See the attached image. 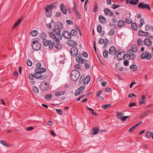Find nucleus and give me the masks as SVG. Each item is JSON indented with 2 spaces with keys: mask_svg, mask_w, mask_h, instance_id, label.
Returning a JSON list of instances; mask_svg holds the SVG:
<instances>
[{
  "mask_svg": "<svg viewBox=\"0 0 153 153\" xmlns=\"http://www.w3.org/2000/svg\"><path fill=\"white\" fill-rule=\"evenodd\" d=\"M63 25L60 22H57L56 24V27L53 28L52 30V32L48 31V32L49 35L52 38H57V37L60 36L61 30H63Z\"/></svg>",
  "mask_w": 153,
  "mask_h": 153,
  "instance_id": "obj_1",
  "label": "nucleus"
},
{
  "mask_svg": "<svg viewBox=\"0 0 153 153\" xmlns=\"http://www.w3.org/2000/svg\"><path fill=\"white\" fill-rule=\"evenodd\" d=\"M62 36H60L58 37V38H52L53 41V44L55 48L57 50H59L61 49L62 45L59 42V40H61L62 39Z\"/></svg>",
  "mask_w": 153,
  "mask_h": 153,
  "instance_id": "obj_2",
  "label": "nucleus"
},
{
  "mask_svg": "<svg viewBox=\"0 0 153 153\" xmlns=\"http://www.w3.org/2000/svg\"><path fill=\"white\" fill-rule=\"evenodd\" d=\"M80 75L79 71L77 70H72L71 74V77L73 81H76L78 79Z\"/></svg>",
  "mask_w": 153,
  "mask_h": 153,
  "instance_id": "obj_3",
  "label": "nucleus"
},
{
  "mask_svg": "<svg viewBox=\"0 0 153 153\" xmlns=\"http://www.w3.org/2000/svg\"><path fill=\"white\" fill-rule=\"evenodd\" d=\"M39 88L43 91H46L48 90L49 87L47 83L43 81L40 83Z\"/></svg>",
  "mask_w": 153,
  "mask_h": 153,
  "instance_id": "obj_4",
  "label": "nucleus"
},
{
  "mask_svg": "<svg viewBox=\"0 0 153 153\" xmlns=\"http://www.w3.org/2000/svg\"><path fill=\"white\" fill-rule=\"evenodd\" d=\"M70 53L71 56L73 57H76L78 56V49L77 48L75 47L74 46L72 47L71 49Z\"/></svg>",
  "mask_w": 153,
  "mask_h": 153,
  "instance_id": "obj_5",
  "label": "nucleus"
},
{
  "mask_svg": "<svg viewBox=\"0 0 153 153\" xmlns=\"http://www.w3.org/2000/svg\"><path fill=\"white\" fill-rule=\"evenodd\" d=\"M152 56L151 54L147 51H145L141 54L140 57L142 59H146L148 60H150Z\"/></svg>",
  "mask_w": 153,
  "mask_h": 153,
  "instance_id": "obj_6",
  "label": "nucleus"
},
{
  "mask_svg": "<svg viewBox=\"0 0 153 153\" xmlns=\"http://www.w3.org/2000/svg\"><path fill=\"white\" fill-rule=\"evenodd\" d=\"M82 56L81 53H78V56L76 57V59L77 62L79 63H86L87 60L82 58Z\"/></svg>",
  "mask_w": 153,
  "mask_h": 153,
  "instance_id": "obj_7",
  "label": "nucleus"
},
{
  "mask_svg": "<svg viewBox=\"0 0 153 153\" xmlns=\"http://www.w3.org/2000/svg\"><path fill=\"white\" fill-rule=\"evenodd\" d=\"M138 7L139 9H144L145 8L148 10H149L151 11V9L150 6L148 4H144L143 2L140 3L138 5Z\"/></svg>",
  "mask_w": 153,
  "mask_h": 153,
  "instance_id": "obj_8",
  "label": "nucleus"
},
{
  "mask_svg": "<svg viewBox=\"0 0 153 153\" xmlns=\"http://www.w3.org/2000/svg\"><path fill=\"white\" fill-rule=\"evenodd\" d=\"M32 46L33 48L35 50H39L41 48V45L39 42H33L32 44Z\"/></svg>",
  "mask_w": 153,
  "mask_h": 153,
  "instance_id": "obj_9",
  "label": "nucleus"
},
{
  "mask_svg": "<svg viewBox=\"0 0 153 153\" xmlns=\"http://www.w3.org/2000/svg\"><path fill=\"white\" fill-rule=\"evenodd\" d=\"M62 36L66 39H71V36L70 33L67 30H64L62 33Z\"/></svg>",
  "mask_w": 153,
  "mask_h": 153,
  "instance_id": "obj_10",
  "label": "nucleus"
},
{
  "mask_svg": "<svg viewBox=\"0 0 153 153\" xmlns=\"http://www.w3.org/2000/svg\"><path fill=\"white\" fill-rule=\"evenodd\" d=\"M85 88V87L84 85H82L78 88L76 91L74 95L76 96L81 94L82 92Z\"/></svg>",
  "mask_w": 153,
  "mask_h": 153,
  "instance_id": "obj_11",
  "label": "nucleus"
},
{
  "mask_svg": "<svg viewBox=\"0 0 153 153\" xmlns=\"http://www.w3.org/2000/svg\"><path fill=\"white\" fill-rule=\"evenodd\" d=\"M45 10H46V15L48 17H49L51 16L52 13V10L51 9H49L48 7L47 6L44 7Z\"/></svg>",
  "mask_w": 153,
  "mask_h": 153,
  "instance_id": "obj_12",
  "label": "nucleus"
},
{
  "mask_svg": "<svg viewBox=\"0 0 153 153\" xmlns=\"http://www.w3.org/2000/svg\"><path fill=\"white\" fill-rule=\"evenodd\" d=\"M116 52V48L114 46L111 47L109 50V54L113 56L115 54Z\"/></svg>",
  "mask_w": 153,
  "mask_h": 153,
  "instance_id": "obj_13",
  "label": "nucleus"
},
{
  "mask_svg": "<svg viewBox=\"0 0 153 153\" xmlns=\"http://www.w3.org/2000/svg\"><path fill=\"white\" fill-rule=\"evenodd\" d=\"M143 42L144 44L148 47L152 45V41L149 39H145Z\"/></svg>",
  "mask_w": 153,
  "mask_h": 153,
  "instance_id": "obj_14",
  "label": "nucleus"
},
{
  "mask_svg": "<svg viewBox=\"0 0 153 153\" xmlns=\"http://www.w3.org/2000/svg\"><path fill=\"white\" fill-rule=\"evenodd\" d=\"M104 12L105 15L108 16H111L113 15V13L108 8H105L104 10Z\"/></svg>",
  "mask_w": 153,
  "mask_h": 153,
  "instance_id": "obj_15",
  "label": "nucleus"
},
{
  "mask_svg": "<svg viewBox=\"0 0 153 153\" xmlns=\"http://www.w3.org/2000/svg\"><path fill=\"white\" fill-rule=\"evenodd\" d=\"M126 24V22L125 21L123 20H119L117 23V25L120 28L123 27H124Z\"/></svg>",
  "mask_w": 153,
  "mask_h": 153,
  "instance_id": "obj_16",
  "label": "nucleus"
},
{
  "mask_svg": "<svg viewBox=\"0 0 153 153\" xmlns=\"http://www.w3.org/2000/svg\"><path fill=\"white\" fill-rule=\"evenodd\" d=\"M125 53V52L124 51H121L119 52L117 56V60L119 61L123 59V58H122V56H121L123 54Z\"/></svg>",
  "mask_w": 153,
  "mask_h": 153,
  "instance_id": "obj_17",
  "label": "nucleus"
},
{
  "mask_svg": "<svg viewBox=\"0 0 153 153\" xmlns=\"http://www.w3.org/2000/svg\"><path fill=\"white\" fill-rule=\"evenodd\" d=\"M22 19V17L20 18L19 19L15 22L13 26V29L15 28L19 24Z\"/></svg>",
  "mask_w": 153,
  "mask_h": 153,
  "instance_id": "obj_18",
  "label": "nucleus"
},
{
  "mask_svg": "<svg viewBox=\"0 0 153 153\" xmlns=\"http://www.w3.org/2000/svg\"><path fill=\"white\" fill-rule=\"evenodd\" d=\"M60 8L62 12L64 14H66L67 10L63 4L62 3L60 4Z\"/></svg>",
  "mask_w": 153,
  "mask_h": 153,
  "instance_id": "obj_19",
  "label": "nucleus"
},
{
  "mask_svg": "<svg viewBox=\"0 0 153 153\" xmlns=\"http://www.w3.org/2000/svg\"><path fill=\"white\" fill-rule=\"evenodd\" d=\"M68 44L69 46L72 47H76L77 45V43L76 42L71 39H69Z\"/></svg>",
  "mask_w": 153,
  "mask_h": 153,
  "instance_id": "obj_20",
  "label": "nucleus"
},
{
  "mask_svg": "<svg viewBox=\"0 0 153 153\" xmlns=\"http://www.w3.org/2000/svg\"><path fill=\"white\" fill-rule=\"evenodd\" d=\"M97 31L99 33H100V34L101 36H103L104 34V31H102V27L101 25H98L97 27Z\"/></svg>",
  "mask_w": 153,
  "mask_h": 153,
  "instance_id": "obj_21",
  "label": "nucleus"
},
{
  "mask_svg": "<svg viewBox=\"0 0 153 153\" xmlns=\"http://www.w3.org/2000/svg\"><path fill=\"white\" fill-rule=\"evenodd\" d=\"M90 80V76L89 75H87L83 81V84L85 85H87Z\"/></svg>",
  "mask_w": 153,
  "mask_h": 153,
  "instance_id": "obj_22",
  "label": "nucleus"
},
{
  "mask_svg": "<svg viewBox=\"0 0 153 153\" xmlns=\"http://www.w3.org/2000/svg\"><path fill=\"white\" fill-rule=\"evenodd\" d=\"M99 19L100 22L102 23H105L106 22V18L102 15H100Z\"/></svg>",
  "mask_w": 153,
  "mask_h": 153,
  "instance_id": "obj_23",
  "label": "nucleus"
},
{
  "mask_svg": "<svg viewBox=\"0 0 153 153\" xmlns=\"http://www.w3.org/2000/svg\"><path fill=\"white\" fill-rule=\"evenodd\" d=\"M138 34L139 35L141 36H147L149 34V33L148 32H144L141 30L139 31Z\"/></svg>",
  "mask_w": 153,
  "mask_h": 153,
  "instance_id": "obj_24",
  "label": "nucleus"
},
{
  "mask_svg": "<svg viewBox=\"0 0 153 153\" xmlns=\"http://www.w3.org/2000/svg\"><path fill=\"white\" fill-rule=\"evenodd\" d=\"M131 49H130L131 50L132 52L133 53H136L137 52V46L135 45H132L131 46Z\"/></svg>",
  "mask_w": 153,
  "mask_h": 153,
  "instance_id": "obj_25",
  "label": "nucleus"
},
{
  "mask_svg": "<svg viewBox=\"0 0 153 153\" xmlns=\"http://www.w3.org/2000/svg\"><path fill=\"white\" fill-rule=\"evenodd\" d=\"M49 48L50 50H52L54 48V44H53V41L52 42L51 40H49Z\"/></svg>",
  "mask_w": 153,
  "mask_h": 153,
  "instance_id": "obj_26",
  "label": "nucleus"
},
{
  "mask_svg": "<svg viewBox=\"0 0 153 153\" xmlns=\"http://www.w3.org/2000/svg\"><path fill=\"white\" fill-rule=\"evenodd\" d=\"M131 27L132 29L134 30L137 31L138 29V27L136 23H132L131 25Z\"/></svg>",
  "mask_w": 153,
  "mask_h": 153,
  "instance_id": "obj_27",
  "label": "nucleus"
},
{
  "mask_svg": "<svg viewBox=\"0 0 153 153\" xmlns=\"http://www.w3.org/2000/svg\"><path fill=\"white\" fill-rule=\"evenodd\" d=\"M130 68L133 71H134L137 70V67L136 65H133L130 66Z\"/></svg>",
  "mask_w": 153,
  "mask_h": 153,
  "instance_id": "obj_28",
  "label": "nucleus"
},
{
  "mask_svg": "<svg viewBox=\"0 0 153 153\" xmlns=\"http://www.w3.org/2000/svg\"><path fill=\"white\" fill-rule=\"evenodd\" d=\"M77 33V31L74 29L72 30L70 33L71 36V35L73 36H75L76 35Z\"/></svg>",
  "mask_w": 153,
  "mask_h": 153,
  "instance_id": "obj_29",
  "label": "nucleus"
},
{
  "mask_svg": "<svg viewBox=\"0 0 153 153\" xmlns=\"http://www.w3.org/2000/svg\"><path fill=\"white\" fill-rule=\"evenodd\" d=\"M56 3V2L53 3H52V4H50L49 5H48L47 6L48 7L49 9H51V10H52V9H53L54 8H55L56 7V6L55 5V4Z\"/></svg>",
  "mask_w": 153,
  "mask_h": 153,
  "instance_id": "obj_30",
  "label": "nucleus"
},
{
  "mask_svg": "<svg viewBox=\"0 0 153 153\" xmlns=\"http://www.w3.org/2000/svg\"><path fill=\"white\" fill-rule=\"evenodd\" d=\"M35 77L37 79L41 78V77H42V73L39 71L36 75H34Z\"/></svg>",
  "mask_w": 153,
  "mask_h": 153,
  "instance_id": "obj_31",
  "label": "nucleus"
},
{
  "mask_svg": "<svg viewBox=\"0 0 153 153\" xmlns=\"http://www.w3.org/2000/svg\"><path fill=\"white\" fill-rule=\"evenodd\" d=\"M38 31L37 30H35L31 31L30 33V35L33 36H35L37 35Z\"/></svg>",
  "mask_w": 153,
  "mask_h": 153,
  "instance_id": "obj_32",
  "label": "nucleus"
},
{
  "mask_svg": "<svg viewBox=\"0 0 153 153\" xmlns=\"http://www.w3.org/2000/svg\"><path fill=\"white\" fill-rule=\"evenodd\" d=\"M108 52L106 49H105L103 53V55L104 57L105 58H107L108 57Z\"/></svg>",
  "mask_w": 153,
  "mask_h": 153,
  "instance_id": "obj_33",
  "label": "nucleus"
},
{
  "mask_svg": "<svg viewBox=\"0 0 153 153\" xmlns=\"http://www.w3.org/2000/svg\"><path fill=\"white\" fill-rule=\"evenodd\" d=\"M152 133V132H151L149 131H147L146 133V137L148 138L150 137L151 136Z\"/></svg>",
  "mask_w": 153,
  "mask_h": 153,
  "instance_id": "obj_34",
  "label": "nucleus"
},
{
  "mask_svg": "<svg viewBox=\"0 0 153 153\" xmlns=\"http://www.w3.org/2000/svg\"><path fill=\"white\" fill-rule=\"evenodd\" d=\"M111 105L110 104H107L106 105H101V108L104 109H106L110 107Z\"/></svg>",
  "mask_w": 153,
  "mask_h": 153,
  "instance_id": "obj_35",
  "label": "nucleus"
},
{
  "mask_svg": "<svg viewBox=\"0 0 153 153\" xmlns=\"http://www.w3.org/2000/svg\"><path fill=\"white\" fill-rule=\"evenodd\" d=\"M43 43L44 45L46 47L49 45V40L48 41L46 39H44L43 40Z\"/></svg>",
  "mask_w": 153,
  "mask_h": 153,
  "instance_id": "obj_36",
  "label": "nucleus"
},
{
  "mask_svg": "<svg viewBox=\"0 0 153 153\" xmlns=\"http://www.w3.org/2000/svg\"><path fill=\"white\" fill-rule=\"evenodd\" d=\"M123 59L124 60H128L130 59V56L128 54H126L125 53L123 55Z\"/></svg>",
  "mask_w": 153,
  "mask_h": 153,
  "instance_id": "obj_37",
  "label": "nucleus"
},
{
  "mask_svg": "<svg viewBox=\"0 0 153 153\" xmlns=\"http://www.w3.org/2000/svg\"><path fill=\"white\" fill-rule=\"evenodd\" d=\"M107 131V130H99V127H98L97 128H96V134H97L99 133H100V134H101L102 133V132H106Z\"/></svg>",
  "mask_w": 153,
  "mask_h": 153,
  "instance_id": "obj_38",
  "label": "nucleus"
},
{
  "mask_svg": "<svg viewBox=\"0 0 153 153\" xmlns=\"http://www.w3.org/2000/svg\"><path fill=\"white\" fill-rule=\"evenodd\" d=\"M125 20L126 22L128 24H131L132 22V19H131L129 17H128L126 18Z\"/></svg>",
  "mask_w": 153,
  "mask_h": 153,
  "instance_id": "obj_39",
  "label": "nucleus"
},
{
  "mask_svg": "<svg viewBox=\"0 0 153 153\" xmlns=\"http://www.w3.org/2000/svg\"><path fill=\"white\" fill-rule=\"evenodd\" d=\"M87 109L91 112V114H92L94 116H96V112H94V111L93 109L89 107H87Z\"/></svg>",
  "mask_w": 153,
  "mask_h": 153,
  "instance_id": "obj_40",
  "label": "nucleus"
},
{
  "mask_svg": "<svg viewBox=\"0 0 153 153\" xmlns=\"http://www.w3.org/2000/svg\"><path fill=\"white\" fill-rule=\"evenodd\" d=\"M75 14L76 16H77V18L78 19H79L81 18V14L80 13L78 12L77 11H75Z\"/></svg>",
  "mask_w": 153,
  "mask_h": 153,
  "instance_id": "obj_41",
  "label": "nucleus"
},
{
  "mask_svg": "<svg viewBox=\"0 0 153 153\" xmlns=\"http://www.w3.org/2000/svg\"><path fill=\"white\" fill-rule=\"evenodd\" d=\"M46 36V33L44 32H42V34L40 35V37L41 39L43 40L45 39Z\"/></svg>",
  "mask_w": 153,
  "mask_h": 153,
  "instance_id": "obj_42",
  "label": "nucleus"
},
{
  "mask_svg": "<svg viewBox=\"0 0 153 153\" xmlns=\"http://www.w3.org/2000/svg\"><path fill=\"white\" fill-rule=\"evenodd\" d=\"M123 115L124 114L122 112H118L117 113V116L119 119H121L122 118L121 116Z\"/></svg>",
  "mask_w": 153,
  "mask_h": 153,
  "instance_id": "obj_43",
  "label": "nucleus"
},
{
  "mask_svg": "<svg viewBox=\"0 0 153 153\" xmlns=\"http://www.w3.org/2000/svg\"><path fill=\"white\" fill-rule=\"evenodd\" d=\"M49 24H51V25L52 27H53L54 28L56 27V24L54 21L53 20H52L50 23Z\"/></svg>",
  "mask_w": 153,
  "mask_h": 153,
  "instance_id": "obj_44",
  "label": "nucleus"
},
{
  "mask_svg": "<svg viewBox=\"0 0 153 153\" xmlns=\"http://www.w3.org/2000/svg\"><path fill=\"white\" fill-rule=\"evenodd\" d=\"M32 90L36 93H39V89L36 86H33V87Z\"/></svg>",
  "mask_w": 153,
  "mask_h": 153,
  "instance_id": "obj_45",
  "label": "nucleus"
},
{
  "mask_svg": "<svg viewBox=\"0 0 153 153\" xmlns=\"http://www.w3.org/2000/svg\"><path fill=\"white\" fill-rule=\"evenodd\" d=\"M46 27L49 30H51L53 28H54V27H52L51 25V24H49V23L47 24Z\"/></svg>",
  "mask_w": 153,
  "mask_h": 153,
  "instance_id": "obj_46",
  "label": "nucleus"
},
{
  "mask_svg": "<svg viewBox=\"0 0 153 153\" xmlns=\"http://www.w3.org/2000/svg\"><path fill=\"white\" fill-rule=\"evenodd\" d=\"M115 33V31L114 29L112 28L109 32V33L110 36L113 35Z\"/></svg>",
  "mask_w": 153,
  "mask_h": 153,
  "instance_id": "obj_47",
  "label": "nucleus"
},
{
  "mask_svg": "<svg viewBox=\"0 0 153 153\" xmlns=\"http://www.w3.org/2000/svg\"><path fill=\"white\" fill-rule=\"evenodd\" d=\"M129 117V116H124L122 117V118L120 119V120L122 121L125 122L127 118Z\"/></svg>",
  "mask_w": 153,
  "mask_h": 153,
  "instance_id": "obj_48",
  "label": "nucleus"
},
{
  "mask_svg": "<svg viewBox=\"0 0 153 153\" xmlns=\"http://www.w3.org/2000/svg\"><path fill=\"white\" fill-rule=\"evenodd\" d=\"M130 56V59H131V60H134L136 58V55L133 53H132L131 55Z\"/></svg>",
  "mask_w": 153,
  "mask_h": 153,
  "instance_id": "obj_49",
  "label": "nucleus"
},
{
  "mask_svg": "<svg viewBox=\"0 0 153 153\" xmlns=\"http://www.w3.org/2000/svg\"><path fill=\"white\" fill-rule=\"evenodd\" d=\"M137 42L138 45L139 46H141L143 45V40L141 39H138L137 41Z\"/></svg>",
  "mask_w": 153,
  "mask_h": 153,
  "instance_id": "obj_50",
  "label": "nucleus"
},
{
  "mask_svg": "<svg viewBox=\"0 0 153 153\" xmlns=\"http://www.w3.org/2000/svg\"><path fill=\"white\" fill-rule=\"evenodd\" d=\"M120 7V6L118 5V4H114L113 5H112L111 6V7L114 9H116V8L119 7Z\"/></svg>",
  "mask_w": 153,
  "mask_h": 153,
  "instance_id": "obj_51",
  "label": "nucleus"
},
{
  "mask_svg": "<svg viewBox=\"0 0 153 153\" xmlns=\"http://www.w3.org/2000/svg\"><path fill=\"white\" fill-rule=\"evenodd\" d=\"M27 65L29 66H31L32 65V62L29 59H28L27 60Z\"/></svg>",
  "mask_w": 153,
  "mask_h": 153,
  "instance_id": "obj_52",
  "label": "nucleus"
},
{
  "mask_svg": "<svg viewBox=\"0 0 153 153\" xmlns=\"http://www.w3.org/2000/svg\"><path fill=\"white\" fill-rule=\"evenodd\" d=\"M52 97V95L51 94H48L45 96V98L48 100L49 98H51Z\"/></svg>",
  "mask_w": 153,
  "mask_h": 153,
  "instance_id": "obj_53",
  "label": "nucleus"
},
{
  "mask_svg": "<svg viewBox=\"0 0 153 153\" xmlns=\"http://www.w3.org/2000/svg\"><path fill=\"white\" fill-rule=\"evenodd\" d=\"M125 61L123 62L124 65L125 66H128L129 65V62L127 60H124Z\"/></svg>",
  "mask_w": 153,
  "mask_h": 153,
  "instance_id": "obj_54",
  "label": "nucleus"
},
{
  "mask_svg": "<svg viewBox=\"0 0 153 153\" xmlns=\"http://www.w3.org/2000/svg\"><path fill=\"white\" fill-rule=\"evenodd\" d=\"M56 110L58 114L60 115H62V114L63 112L61 109H56Z\"/></svg>",
  "mask_w": 153,
  "mask_h": 153,
  "instance_id": "obj_55",
  "label": "nucleus"
},
{
  "mask_svg": "<svg viewBox=\"0 0 153 153\" xmlns=\"http://www.w3.org/2000/svg\"><path fill=\"white\" fill-rule=\"evenodd\" d=\"M91 134L92 135L96 134V127H94L91 130Z\"/></svg>",
  "mask_w": 153,
  "mask_h": 153,
  "instance_id": "obj_56",
  "label": "nucleus"
},
{
  "mask_svg": "<svg viewBox=\"0 0 153 153\" xmlns=\"http://www.w3.org/2000/svg\"><path fill=\"white\" fill-rule=\"evenodd\" d=\"M137 127L135 125L133 127H131L128 130V131L129 132H132L135 129V128Z\"/></svg>",
  "mask_w": 153,
  "mask_h": 153,
  "instance_id": "obj_57",
  "label": "nucleus"
},
{
  "mask_svg": "<svg viewBox=\"0 0 153 153\" xmlns=\"http://www.w3.org/2000/svg\"><path fill=\"white\" fill-rule=\"evenodd\" d=\"M34 74H30L29 75V78L31 80H33L34 79Z\"/></svg>",
  "mask_w": 153,
  "mask_h": 153,
  "instance_id": "obj_58",
  "label": "nucleus"
},
{
  "mask_svg": "<svg viewBox=\"0 0 153 153\" xmlns=\"http://www.w3.org/2000/svg\"><path fill=\"white\" fill-rule=\"evenodd\" d=\"M84 77V76H83V75H81V76L80 79H79V83L81 84L82 83V81L83 80Z\"/></svg>",
  "mask_w": 153,
  "mask_h": 153,
  "instance_id": "obj_59",
  "label": "nucleus"
},
{
  "mask_svg": "<svg viewBox=\"0 0 153 153\" xmlns=\"http://www.w3.org/2000/svg\"><path fill=\"white\" fill-rule=\"evenodd\" d=\"M82 54L83 56L84 57L87 58L88 57V54L86 52L83 51Z\"/></svg>",
  "mask_w": 153,
  "mask_h": 153,
  "instance_id": "obj_60",
  "label": "nucleus"
},
{
  "mask_svg": "<svg viewBox=\"0 0 153 153\" xmlns=\"http://www.w3.org/2000/svg\"><path fill=\"white\" fill-rule=\"evenodd\" d=\"M130 1L129 3L131 5H136L137 4H134L135 2V0H129Z\"/></svg>",
  "mask_w": 153,
  "mask_h": 153,
  "instance_id": "obj_61",
  "label": "nucleus"
},
{
  "mask_svg": "<svg viewBox=\"0 0 153 153\" xmlns=\"http://www.w3.org/2000/svg\"><path fill=\"white\" fill-rule=\"evenodd\" d=\"M40 71L41 73H44L46 71V69L45 68H40Z\"/></svg>",
  "mask_w": 153,
  "mask_h": 153,
  "instance_id": "obj_62",
  "label": "nucleus"
},
{
  "mask_svg": "<svg viewBox=\"0 0 153 153\" xmlns=\"http://www.w3.org/2000/svg\"><path fill=\"white\" fill-rule=\"evenodd\" d=\"M151 26H150L149 25H146L145 26V30L146 31H148L150 29Z\"/></svg>",
  "mask_w": 153,
  "mask_h": 153,
  "instance_id": "obj_63",
  "label": "nucleus"
},
{
  "mask_svg": "<svg viewBox=\"0 0 153 153\" xmlns=\"http://www.w3.org/2000/svg\"><path fill=\"white\" fill-rule=\"evenodd\" d=\"M66 22L69 25H73V22L69 20H67L66 21Z\"/></svg>",
  "mask_w": 153,
  "mask_h": 153,
  "instance_id": "obj_64",
  "label": "nucleus"
}]
</instances>
